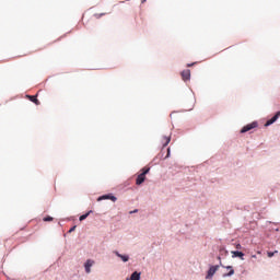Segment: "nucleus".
Instances as JSON below:
<instances>
[{
  "instance_id": "8",
  "label": "nucleus",
  "mask_w": 280,
  "mask_h": 280,
  "mask_svg": "<svg viewBox=\"0 0 280 280\" xmlns=\"http://www.w3.org/2000/svg\"><path fill=\"white\" fill-rule=\"evenodd\" d=\"M222 268H226L229 271L228 273H223V277H233V275H235V269H233V266H222Z\"/></svg>"
},
{
  "instance_id": "21",
  "label": "nucleus",
  "mask_w": 280,
  "mask_h": 280,
  "mask_svg": "<svg viewBox=\"0 0 280 280\" xmlns=\"http://www.w3.org/2000/svg\"><path fill=\"white\" fill-rule=\"evenodd\" d=\"M138 210H133L132 213H137Z\"/></svg>"
},
{
  "instance_id": "23",
  "label": "nucleus",
  "mask_w": 280,
  "mask_h": 280,
  "mask_svg": "<svg viewBox=\"0 0 280 280\" xmlns=\"http://www.w3.org/2000/svg\"><path fill=\"white\" fill-rule=\"evenodd\" d=\"M145 2V0H142V3Z\"/></svg>"
},
{
  "instance_id": "2",
  "label": "nucleus",
  "mask_w": 280,
  "mask_h": 280,
  "mask_svg": "<svg viewBox=\"0 0 280 280\" xmlns=\"http://www.w3.org/2000/svg\"><path fill=\"white\" fill-rule=\"evenodd\" d=\"M257 126H258L257 121L248 124L241 129V133L244 135V132H249V130L257 128Z\"/></svg>"
},
{
  "instance_id": "4",
  "label": "nucleus",
  "mask_w": 280,
  "mask_h": 280,
  "mask_svg": "<svg viewBox=\"0 0 280 280\" xmlns=\"http://www.w3.org/2000/svg\"><path fill=\"white\" fill-rule=\"evenodd\" d=\"M180 75H182V80H184V82H187V80H190V78H191V70H184V71H182V73H180Z\"/></svg>"
},
{
  "instance_id": "16",
  "label": "nucleus",
  "mask_w": 280,
  "mask_h": 280,
  "mask_svg": "<svg viewBox=\"0 0 280 280\" xmlns=\"http://www.w3.org/2000/svg\"><path fill=\"white\" fill-rule=\"evenodd\" d=\"M52 221H54V218L51 217L44 218V222H52Z\"/></svg>"
},
{
  "instance_id": "12",
  "label": "nucleus",
  "mask_w": 280,
  "mask_h": 280,
  "mask_svg": "<svg viewBox=\"0 0 280 280\" xmlns=\"http://www.w3.org/2000/svg\"><path fill=\"white\" fill-rule=\"evenodd\" d=\"M141 279V273L135 271L131 277L130 280H140Z\"/></svg>"
},
{
  "instance_id": "5",
  "label": "nucleus",
  "mask_w": 280,
  "mask_h": 280,
  "mask_svg": "<svg viewBox=\"0 0 280 280\" xmlns=\"http://www.w3.org/2000/svg\"><path fill=\"white\" fill-rule=\"evenodd\" d=\"M95 264V260L88 259L86 262L84 264L85 272L90 275L91 272V267Z\"/></svg>"
},
{
  "instance_id": "18",
  "label": "nucleus",
  "mask_w": 280,
  "mask_h": 280,
  "mask_svg": "<svg viewBox=\"0 0 280 280\" xmlns=\"http://www.w3.org/2000/svg\"><path fill=\"white\" fill-rule=\"evenodd\" d=\"M236 248H237V249L242 248V245H241V244H237V245H236Z\"/></svg>"
},
{
  "instance_id": "10",
  "label": "nucleus",
  "mask_w": 280,
  "mask_h": 280,
  "mask_svg": "<svg viewBox=\"0 0 280 280\" xmlns=\"http://www.w3.org/2000/svg\"><path fill=\"white\" fill-rule=\"evenodd\" d=\"M114 255L116 256V257H119L122 261H129V259H130V257L128 256V255H121V254H119V252H114Z\"/></svg>"
},
{
  "instance_id": "15",
  "label": "nucleus",
  "mask_w": 280,
  "mask_h": 280,
  "mask_svg": "<svg viewBox=\"0 0 280 280\" xmlns=\"http://www.w3.org/2000/svg\"><path fill=\"white\" fill-rule=\"evenodd\" d=\"M276 253H279V252H278V250L268 252V253H267V256H268L269 258L275 257V254H276Z\"/></svg>"
},
{
  "instance_id": "14",
  "label": "nucleus",
  "mask_w": 280,
  "mask_h": 280,
  "mask_svg": "<svg viewBox=\"0 0 280 280\" xmlns=\"http://www.w3.org/2000/svg\"><path fill=\"white\" fill-rule=\"evenodd\" d=\"M164 140H165V143L163 144L164 148L170 145V141H172V138L168 136V137H164Z\"/></svg>"
},
{
  "instance_id": "19",
  "label": "nucleus",
  "mask_w": 280,
  "mask_h": 280,
  "mask_svg": "<svg viewBox=\"0 0 280 280\" xmlns=\"http://www.w3.org/2000/svg\"><path fill=\"white\" fill-rule=\"evenodd\" d=\"M166 158H170V149H167V155H166Z\"/></svg>"
},
{
  "instance_id": "6",
  "label": "nucleus",
  "mask_w": 280,
  "mask_h": 280,
  "mask_svg": "<svg viewBox=\"0 0 280 280\" xmlns=\"http://www.w3.org/2000/svg\"><path fill=\"white\" fill-rule=\"evenodd\" d=\"M97 200L98 201L100 200H112V202H117V197H115L113 195H104V196L98 197Z\"/></svg>"
},
{
  "instance_id": "9",
  "label": "nucleus",
  "mask_w": 280,
  "mask_h": 280,
  "mask_svg": "<svg viewBox=\"0 0 280 280\" xmlns=\"http://www.w3.org/2000/svg\"><path fill=\"white\" fill-rule=\"evenodd\" d=\"M280 116V112H278L272 118H270L269 120H267V122L265 124L266 127L268 126H272V124H275V121H277V119H279Z\"/></svg>"
},
{
  "instance_id": "13",
  "label": "nucleus",
  "mask_w": 280,
  "mask_h": 280,
  "mask_svg": "<svg viewBox=\"0 0 280 280\" xmlns=\"http://www.w3.org/2000/svg\"><path fill=\"white\" fill-rule=\"evenodd\" d=\"M91 213H93L92 210H90V211H89L88 213H85V214H82V215L79 218L80 222L86 220L88 215H91Z\"/></svg>"
},
{
  "instance_id": "22",
  "label": "nucleus",
  "mask_w": 280,
  "mask_h": 280,
  "mask_svg": "<svg viewBox=\"0 0 280 280\" xmlns=\"http://www.w3.org/2000/svg\"><path fill=\"white\" fill-rule=\"evenodd\" d=\"M96 19H100V15H96Z\"/></svg>"
},
{
  "instance_id": "17",
  "label": "nucleus",
  "mask_w": 280,
  "mask_h": 280,
  "mask_svg": "<svg viewBox=\"0 0 280 280\" xmlns=\"http://www.w3.org/2000/svg\"><path fill=\"white\" fill-rule=\"evenodd\" d=\"M73 231H75V225L69 230V233H73Z\"/></svg>"
},
{
  "instance_id": "20",
  "label": "nucleus",
  "mask_w": 280,
  "mask_h": 280,
  "mask_svg": "<svg viewBox=\"0 0 280 280\" xmlns=\"http://www.w3.org/2000/svg\"><path fill=\"white\" fill-rule=\"evenodd\" d=\"M252 258H253V259H257V255H253Z\"/></svg>"
},
{
  "instance_id": "1",
  "label": "nucleus",
  "mask_w": 280,
  "mask_h": 280,
  "mask_svg": "<svg viewBox=\"0 0 280 280\" xmlns=\"http://www.w3.org/2000/svg\"><path fill=\"white\" fill-rule=\"evenodd\" d=\"M150 174V167H143L142 173L138 175L136 185H143L145 183V175Z\"/></svg>"
},
{
  "instance_id": "3",
  "label": "nucleus",
  "mask_w": 280,
  "mask_h": 280,
  "mask_svg": "<svg viewBox=\"0 0 280 280\" xmlns=\"http://www.w3.org/2000/svg\"><path fill=\"white\" fill-rule=\"evenodd\" d=\"M218 270H220L219 265L211 266L208 270L207 279H211L213 277V275H215V272H218Z\"/></svg>"
},
{
  "instance_id": "11",
  "label": "nucleus",
  "mask_w": 280,
  "mask_h": 280,
  "mask_svg": "<svg viewBox=\"0 0 280 280\" xmlns=\"http://www.w3.org/2000/svg\"><path fill=\"white\" fill-rule=\"evenodd\" d=\"M232 257H240V259L244 260V253L242 252H232Z\"/></svg>"
},
{
  "instance_id": "7",
  "label": "nucleus",
  "mask_w": 280,
  "mask_h": 280,
  "mask_svg": "<svg viewBox=\"0 0 280 280\" xmlns=\"http://www.w3.org/2000/svg\"><path fill=\"white\" fill-rule=\"evenodd\" d=\"M27 100L30 102H33V104H36V106H40V101H38V95H26Z\"/></svg>"
}]
</instances>
